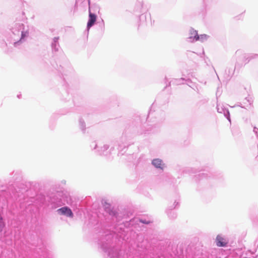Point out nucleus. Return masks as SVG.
Returning <instances> with one entry per match:
<instances>
[{
  "label": "nucleus",
  "mask_w": 258,
  "mask_h": 258,
  "mask_svg": "<svg viewBox=\"0 0 258 258\" xmlns=\"http://www.w3.org/2000/svg\"><path fill=\"white\" fill-rule=\"evenodd\" d=\"M112 236L111 234L105 236L106 241H104V238H102L100 242L101 248L106 253H107L110 258H127V256L125 254L124 251L120 250L114 247H112L111 242L112 241Z\"/></svg>",
  "instance_id": "f257e3e1"
},
{
  "label": "nucleus",
  "mask_w": 258,
  "mask_h": 258,
  "mask_svg": "<svg viewBox=\"0 0 258 258\" xmlns=\"http://www.w3.org/2000/svg\"><path fill=\"white\" fill-rule=\"evenodd\" d=\"M60 193H57L50 198L49 204L52 209H56L64 205V202L60 198Z\"/></svg>",
  "instance_id": "f03ea898"
},
{
  "label": "nucleus",
  "mask_w": 258,
  "mask_h": 258,
  "mask_svg": "<svg viewBox=\"0 0 258 258\" xmlns=\"http://www.w3.org/2000/svg\"><path fill=\"white\" fill-rule=\"evenodd\" d=\"M202 252L194 246H188L186 250L185 258H201Z\"/></svg>",
  "instance_id": "7ed1b4c3"
},
{
  "label": "nucleus",
  "mask_w": 258,
  "mask_h": 258,
  "mask_svg": "<svg viewBox=\"0 0 258 258\" xmlns=\"http://www.w3.org/2000/svg\"><path fill=\"white\" fill-rule=\"evenodd\" d=\"M56 212L59 215H63L69 218H73L74 214L71 209L67 207L64 206L57 210Z\"/></svg>",
  "instance_id": "20e7f679"
},
{
  "label": "nucleus",
  "mask_w": 258,
  "mask_h": 258,
  "mask_svg": "<svg viewBox=\"0 0 258 258\" xmlns=\"http://www.w3.org/2000/svg\"><path fill=\"white\" fill-rule=\"evenodd\" d=\"M109 146L107 144H104L103 146L99 147V149L96 151V153L105 156H107L111 154L112 148L109 151H107Z\"/></svg>",
  "instance_id": "39448f33"
},
{
  "label": "nucleus",
  "mask_w": 258,
  "mask_h": 258,
  "mask_svg": "<svg viewBox=\"0 0 258 258\" xmlns=\"http://www.w3.org/2000/svg\"><path fill=\"white\" fill-rule=\"evenodd\" d=\"M152 164L156 168L163 170L165 165L162 160L159 158L154 159L152 161Z\"/></svg>",
  "instance_id": "423d86ee"
},
{
  "label": "nucleus",
  "mask_w": 258,
  "mask_h": 258,
  "mask_svg": "<svg viewBox=\"0 0 258 258\" xmlns=\"http://www.w3.org/2000/svg\"><path fill=\"white\" fill-rule=\"evenodd\" d=\"M89 19L87 23L88 29H90L94 24L97 19L96 16L91 12H89Z\"/></svg>",
  "instance_id": "0eeeda50"
},
{
  "label": "nucleus",
  "mask_w": 258,
  "mask_h": 258,
  "mask_svg": "<svg viewBox=\"0 0 258 258\" xmlns=\"http://www.w3.org/2000/svg\"><path fill=\"white\" fill-rule=\"evenodd\" d=\"M216 241L218 246H225L227 243V240L220 235H217Z\"/></svg>",
  "instance_id": "6e6552de"
},
{
  "label": "nucleus",
  "mask_w": 258,
  "mask_h": 258,
  "mask_svg": "<svg viewBox=\"0 0 258 258\" xmlns=\"http://www.w3.org/2000/svg\"><path fill=\"white\" fill-rule=\"evenodd\" d=\"M85 117H82L79 118V125L80 129L81 130L83 134L85 133L86 131V124L85 122Z\"/></svg>",
  "instance_id": "1a4fd4ad"
},
{
  "label": "nucleus",
  "mask_w": 258,
  "mask_h": 258,
  "mask_svg": "<svg viewBox=\"0 0 258 258\" xmlns=\"http://www.w3.org/2000/svg\"><path fill=\"white\" fill-rule=\"evenodd\" d=\"M178 204V202H177L175 201L173 204V206L172 207V209L168 210V211H167L168 216L170 219H174L175 218H176V214L174 211H168L172 210V209L175 208Z\"/></svg>",
  "instance_id": "9d476101"
},
{
  "label": "nucleus",
  "mask_w": 258,
  "mask_h": 258,
  "mask_svg": "<svg viewBox=\"0 0 258 258\" xmlns=\"http://www.w3.org/2000/svg\"><path fill=\"white\" fill-rule=\"evenodd\" d=\"M5 227V224L3 221V218L0 215V237L4 234V229Z\"/></svg>",
  "instance_id": "9b49d317"
},
{
  "label": "nucleus",
  "mask_w": 258,
  "mask_h": 258,
  "mask_svg": "<svg viewBox=\"0 0 258 258\" xmlns=\"http://www.w3.org/2000/svg\"><path fill=\"white\" fill-rule=\"evenodd\" d=\"M194 32L195 34L194 39H195L196 41L200 40L201 41H203L204 39L207 38L206 35H202L201 36H199L196 31H194Z\"/></svg>",
  "instance_id": "f8f14e48"
},
{
  "label": "nucleus",
  "mask_w": 258,
  "mask_h": 258,
  "mask_svg": "<svg viewBox=\"0 0 258 258\" xmlns=\"http://www.w3.org/2000/svg\"><path fill=\"white\" fill-rule=\"evenodd\" d=\"M90 148L92 150L94 151L95 153H96V151L99 149V147H98L96 141H93L91 143Z\"/></svg>",
  "instance_id": "ddd939ff"
},
{
  "label": "nucleus",
  "mask_w": 258,
  "mask_h": 258,
  "mask_svg": "<svg viewBox=\"0 0 258 258\" xmlns=\"http://www.w3.org/2000/svg\"><path fill=\"white\" fill-rule=\"evenodd\" d=\"M109 214L113 218V219L115 218L117 221L119 220L118 218V214H117L115 211L111 210L109 211Z\"/></svg>",
  "instance_id": "4468645a"
},
{
  "label": "nucleus",
  "mask_w": 258,
  "mask_h": 258,
  "mask_svg": "<svg viewBox=\"0 0 258 258\" xmlns=\"http://www.w3.org/2000/svg\"><path fill=\"white\" fill-rule=\"evenodd\" d=\"M129 145V144H127V143H125V145H123V146H122L121 145H118V150H122L123 149V148H125L127 146H128Z\"/></svg>",
  "instance_id": "2eb2a0df"
},
{
  "label": "nucleus",
  "mask_w": 258,
  "mask_h": 258,
  "mask_svg": "<svg viewBox=\"0 0 258 258\" xmlns=\"http://www.w3.org/2000/svg\"><path fill=\"white\" fill-rule=\"evenodd\" d=\"M140 222L143 223V224H148L150 223V221H149V220H145V219H140Z\"/></svg>",
  "instance_id": "dca6fc26"
},
{
  "label": "nucleus",
  "mask_w": 258,
  "mask_h": 258,
  "mask_svg": "<svg viewBox=\"0 0 258 258\" xmlns=\"http://www.w3.org/2000/svg\"><path fill=\"white\" fill-rule=\"evenodd\" d=\"M224 116L231 123L230 114H224Z\"/></svg>",
  "instance_id": "f3484780"
},
{
  "label": "nucleus",
  "mask_w": 258,
  "mask_h": 258,
  "mask_svg": "<svg viewBox=\"0 0 258 258\" xmlns=\"http://www.w3.org/2000/svg\"><path fill=\"white\" fill-rule=\"evenodd\" d=\"M253 132L256 135L257 138H258V128L254 127Z\"/></svg>",
  "instance_id": "a211bd4d"
},
{
  "label": "nucleus",
  "mask_w": 258,
  "mask_h": 258,
  "mask_svg": "<svg viewBox=\"0 0 258 258\" xmlns=\"http://www.w3.org/2000/svg\"><path fill=\"white\" fill-rule=\"evenodd\" d=\"M27 34L28 33L27 32H22L21 34V39L24 38Z\"/></svg>",
  "instance_id": "6ab92c4d"
},
{
  "label": "nucleus",
  "mask_w": 258,
  "mask_h": 258,
  "mask_svg": "<svg viewBox=\"0 0 258 258\" xmlns=\"http://www.w3.org/2000/svg\"><path fill=\"white\" fill-rule=\"evenodd\" d=\"M255 244L258 247V239L256 240L255 242Z\"/></svg>",
  "instance_id": "aec40b11"
},
{
  "label": "nucleus",
  "mask_w": 258,
  "mask_h": 258,
  "mask_svg": "<svg viewBox=\"0 0 258 258\" xmlns=\"http://www.w3.org/2000/svg\"><path fill=\"white\" fill-rule=\"evenodd\" d=\"M205 173H201V174H200L199 175V176H205Z\"/></svg>",
  "instance_id": "412c9836"
},
{
  "label": "nucleus",
  "mask_w": 258,
  "mask_h": 258,
  "mask_svg": "<svg viewBox=\"0 0 258 258\" xmlns=\"http://www.w3.org/2000/svg\"><path fill=\"white\" fill-rule=\"evenodd\" d=\"M46 254H47L46 252L44 251V253L43 254V257H44L45 255H46Z\"/></svg>",
  "instance_id": "4be33fe9"
},
{
  "label": "nucleus",
  "mask_w": 258,
  "mask_h": 258,
  "mask_svg": "<svg viewBox=\"0 0 258 258\" xmlns=\"http://www.w3.org/2000/svg\"><path fill=\"white\" fill-rule=\"evenodd\" d=\"M121 139H126V137H124L123 136H122V138H121Z\"/></svg>",
  "instance_id": "5701e85b"
},
{
  "label": "nucleus",
  "mask_w": 258,
  "mask_h": 258,
  "mask_svg": "<svg viewBox=\"0 0 258 258\" xmlns=\"http://www.w3.org/2000/svg\"><path fill=\"white\" fill-rule=\"evenodd\" d=\"M149 115V114H148L147 117H148Z\"/></svg>",
  "instance_id": "b1692460"
},
{
  "label": "nucleus",
  "mask_w": 258,
  "mask_h": 258,
  "mask_svg": "<svg viewBox=\"0 0 258 258\" xmlns=\"http://www.w3.org/2000/svg\"><path fill=\"white\" fill-rule=\"evenodd\" d=\"M149 115V114H148L147 117H148Z\"/></svg>",
  "instance_id": "393cba45"
}]
</instances>
